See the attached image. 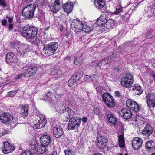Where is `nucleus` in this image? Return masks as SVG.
I'll list each match as a JSON object with an SVG mask.
<instances>
[{
  "instance_id": "1",
  "label": "nucleus",
  "mask_w": 155,
  "mask_h": 155,
  "mask_svg": "<svg viewBox=\"0 0 155 155\" xmlns=\"http://www.w3.org/2000/svg\"><path fill=\"white\" fill-rule=\"evenodd\" d=\"M109 16L108 14H104L102 15L98 18L97 23L99 26H103L105 28L104 30L111 29L115 26L116 24V21L112 19L107 20Z\"/></svg>"
},
{
  "instance_id": "2",
  "label": "nucleus",
  "mask_w": 155,
  "mask_h": 155,
  "mask_svg": "<svg viewBox=\"0 0 155 155\" xmlns=\"http://www.w3.org/2000/svg\"><path fill=\"white\" fill-rule=\"evenodd\" d=\"M37 34V29L36 27L31 26L28 25H25L23 28L21 35L27 39L33 38Z\"/></svg>"
},
{
  "instance_id": "3",
  "label": "nucleus",
  "mask_w": 155,
  "mask_h": 155,
  "mask_svg": "<svg viewBox=\"0 0 155 155\" xmlns=\"http://www.w3.org/2000/svg\"><path fill=\"white\" fill-rule=\"evenodd\" d=\"M58 46V44L57 42H51L48 44L44 45L43 50L46 54L48 56H50L55 53Z\"/></svg>"
},
{
  "instance_id": "4",
  "label": "nucleus",
  "mask_w": 155,
  "mask_h": 155,
  "mask_svg": "<svg viewBox=\"0 0 155 155\" xmlns=\"http://www.w3.org/2000/svg\"><path fill=\"white\" fill-rule=\"evenodd\" d=\"M36 8V5L34 3L25 6L22 11L23 16L27 18H31L34 15Z\"/></svg>"
},
{
  "instance_id": "5",
  "label": "nucleus",
  "mask_w": 155,
  "mask_h": 155,
  "mask_svg": "<svg viewBox=\"0 0 155 155\" xmlns=\"http://www.w3.org/2000/svg\"><path fill=\"white\" fill-rule=\"evenodd\" d=\"M133 75L131 73L126 74L121 79L122 85L126 88L131 87L134 82Z\"/></svg>"
},
{
  "instance_id": "6",
  "label": "nucleus",
  "mask_w": 155,
  "mask_h": 155,
  "mask_svg": "<svg viewBox=\"0 0 155 155\" xmlns=\"http://www.w3.org/2000/svg\"><path fill=\"white\" fill-rule=\"evenodd\" d=\"M81 123V119L78 116L74 117L73 119H71L68 125V128L69 130H74L78 128Z\"/></svg>"
},
{
  "instance_id": "7",
  "label": "nucleus",
  "mask_w": 155,
  "mask_h": 155,
  "mask_svg": "<svg viewBox=\"0 0 155 155\" xmlns=\"http://www.w3.org/2000/svg\"><path fill=\"white\" fill-rule=\"evenodd\" d=\"M103 101L106 105L109 107H113L115 106L113 97L109 93H105L102 96Z\"/></svg>"
},
{
  "instance_id": "8",
  "label": "nucleus",
  "mask_w": 155,
  "mask_h": 155,
  "mask_svg": "<svg viewBox=\"0 0 155 155\" xmlns=\"http://www.w3.org/2000/svg\"><path fill=\"white\" fill-rule=\"evenodd\" d=\"M35 115H37V119L38 120V122L35 123L34 127L36 129H40L44 127L46 123V121L45 116L42 114H35Z\"/></svg>"
},
{
  "instance_id": "9",
  "label": "nucleus",
  "mask_w": 155,
  "mask_h": 155,
  "mask_svg": "<svg viewBox=\"0 0 155 155\" xmlns=\"http://www.w3.org/2000/svg\"><path fill=\"white\" fill-rule=\"evenodd\" d=\"M23 68L25 70V75L26 77H29L34 75L38 70L37 68L34 65H27Z\"/></svg>"
},
{
  "instance_id": "10",
  "label": "nucleus",
  "mask_w": 155,
  "mask_h": 155,
  "mask_svg": "<svg viewBox=\"0 0 155 155\" xmlns=\"http://www.w3.org/2000/svg\"><path fill=\"white\" fill-rule=\"evenodd\" d=\"M72 29L76 32H78L83 28V24L81 21L78 19L73 20L71 23Z\"/></svg>"
},
{
  "instance_id": "11",
  "label": "nucleus",
  "mask_w": 155,
  "mask_h": 155,
  "mask_svg": "<svg viewBox=\"0 0 155 155\" xmlns=\"http://www.w3.org/2000/svg\"><path fill=\"white\" fill-rule=\"evenodd\" d=\"M126 104L130 109L136 112L138 111L140 109L138 104L133 100L128 99L127 101Z\"/></svg>"
},
{
  "instance_id": "12",
  "label": "nucleus",
  "mask_w": 155,
  "mask_h": 155,
  "mask_svg": "<svg viewBox=\"0 0 155 155\" xmlns=\"http://www.w3.org/2000/svg\"><path fill=\"white\" fill-rule=\"evenodd\" d=\"M15 149V148L14 146L7 141L3 143V146L1 148L2 152L5 154L12 153Z\"/></svg>"
},
{
  "instance_id": "13",
  "label": "nucleus",
  "mask_w": 155,
  "mask_h": 155,
  "mask_svg": "<svg viewBox=\"0 0 155 155\" xmlns=\"http://www.w3.org/2000/svg\"><path fill=\"white\" fill-rule=\"evenodd\" d=\"M12 116L8 113H5L0 115V121L3 123L7 122H10L11 124H14V121Z\"/></svg>"
},
{
  "instance_id": "14",
  "label": "nucleus",
  "mask_w": 155,
  "mask_h": 155,
  "mask_svg": "<svg viewBox=\"0 0 155 155\" xmlns=\"http://www.w3.org/2000/svg\"><path fill=\"white\" fill-rule=\"evenodd\" d=\"M94 4L96 7L99 9L102 12L104 13L107 11L105 2L103 0H95Z\"/></svg>"
},
{
  "instance_id": "15",
  "label": "nucleus",
  "mask_w": 155,
  "mask_h": 155,
  "mask_svg": "<svg viewBox=\"0 0 155 155\" xmlns=\"http://www.w3.org/2000/svg\"><path fill=\"white\" fill-rule=\"evenodd\" d=\"M6 61L8 64L11 62L17 63L18 60L15 55L13 53L9 52L6 55Z\"/></svg>"
},
{
  "instance_id": "16",
  "label": "nucleus",
  "mask_w": 155,
  "mask_h": 155,
  "mask_svg": "<svg viewBox=\"0 0 155 155\" xmlns=\"http://www.w3.org/2000/svg\"><path fill=\"white\" fill-rule=\"evenodd\" d=\"M57 111L60 113H64L65 114L68 115V116H67V120L69 119H72L73 117V118L75 114V112L69 107H67L61 110Z\"/></svg>"
},
{
  "instance_id": "17",
  "label": "nucleus",
  "mask_w": 155,
  "mask_h": 155,
  "mask_svg": "<svg viewBox=\"0 0 155 155\" xmlns=\"http://www.w3.org/2000/svg\"><path fill=\"white\" fill-rule=\"evenodd\" d=\"M147 104L149 107H155V94H148L146 97Z\"/></svg>"
},
{
  "instance_id": "18",
  "label": "nucleus",
  "mask_w": 155,
  "mask_h": 155,
  "mask_svg": "<svg viewBox=\"0 0 155 155\" xmlns=\"http://www.w3.org/2000/svg\"><path fill=\"white\" fill-rule=\"evenodd\" d=\"M107 141V139L104 136L98 137L97 146L99 148H103L105 146Z\"/></svg>"
},
{
  "instance_id": "19",
  "label": "nucleus",
  "mask_w": 155,
  "mask_h": 155,
  "mask_svg": "<svg viewBox=\"0 0 155 155\" xmlns=\"http://www.w3.org/2000/svg\"><path fill=\"white\" fill-rule=\"evenodd\" d=\"M132 146L133 148L135 150H137L140 148L142 145V140L138 137L135 138L132 140Z\"/></svg>"
},
{
  "instance_id": "20",
  "label": "nucleus",
  "mask_w": 155,
  "mask_h": 155,
  "mask_svg": "<svg viewBox=\"0 0 155 155\" xmlns=\"http://www.w3.org/2000/svg\"><path fill=\"white\" fill-rule=\"evenodd\" d=\"M64 134L62 128L61 126L54 127L53 129V134L57 138H58Z\"/></svg>"
},
{
  "instance_id": "21",
  "label": "nucleus",
  "mask_w": 155,
  "mask_h": 155,
  "mask_svg": "<svg viewBox=\"0 0 155 155\" xmlns=\"http://www.w3.org/2000/svg\"><path fill=\"white\" fill-rule=\"evenodd\" d=\"M41 144L45 147H47L51 143V138L47 135L42 136L40 138Z\"/></svg>"
},
{
  "instance_id": "22",
  "label": "nucleus",
  "mask_w": 155,
  "mask_h": 155,
  "mask_svg": "<svg viewBox=\"0 0 155 155\" xmlns=\"http://www.w3.org/2000/svg\"><path fill=\"white\" fill-rule=\"evenodd\" d=\"M119 113L123 118L126 119H129L132 116L131 111L125 108L122 109Z\"/></svg>"
},
{
  "instance_id": "23",
  "label": "nucleus",
  "mask_w": 155,
  "mask_h": 155,
  "mask_svg": "<svg viewBox=\"0 0 155 155\" xmlns=\"http://www.w3.org/2000/svg\"><path fill=\"white\" fill-rule=\"evenodd\" d=\"M153 132V128L149 124H147L143 130L142 134L143 135L148 137Z\"/></svg>"
},
{
  "instance_id": "24",
  "label": "nucleus",
  "mask_w": 155,
  "mask_h": 155,
  "mask_svg": "<svg viewBox=\"0 0 155 155\" xmlns=\"http://www.w3.org/2000/svg\"><path fill=\"white\" fill-rule=\"evenodd\" d=\"M115 56L114 54L110 55V56L107 57L106 58L101 60L99 62L98 65L99 66H103L105 65V64L108 63L111 61L113 59L115 58Z\"/></svg>"
},
{
  "instance_id": "25",
  "label": "nucleus",
  "mask_w": 155,
  "mask_h": 155,
  "mask_svg": "<svg viewBox=\"0 0 155 155\" xmlns=\"http://www.w3.org/2000/svg\"><path fill=\"white\" fill-rule=\"evenodd\" d=\"M48 151L46 147L41 144V145H38L37 147V150L36 155H38L39 154H42L44 153H46Z\"/></svg>"
},
{
  "instance_id": "26",
  "label": "nucleus",
  "mask_w": 155,
  "mask_h": 155,
  "mask_svg": "<svg viewBox=\"0 0 155 155\" xmlns=\"http://www.w3.org/2000/svg\"><path fill=\"white\" fill-rule=\"evenodd\" d=\"M64 11L67 13H70L73 8V3L71 2H67L63 6Z\"/></svg>"
},
{
  "instance_id": "27",
  "label": "nucleus",
  "mask_w": 155,
  "mask_h": 155,
  "mask_svg": "<svg viewBox=\"0 0 155 155\" xmlns=\"http://www.w3.org/2000/svg\"><path fill=\"white\" fill-rule=\"evenodd\" d=\"M44 99L46 100H48L49 101H52L53 100H56V96H54L53 93L49 92L46 94L44 96Z\"/></svg>"
},
{
  "instance_id": "28",
  "label": "nucleus",
  "mask_w": 155,
  "mask_h": 155,
  "mask_svg": "<svg viewBox=\"0 0 155 155\" xmlns=\"http://www.w3.org/2000/svg\"><path fill=\"white\" fill-rule=\"evenodd\" d=\"M106 114H107V119L109 122L111 124L114 125L117 122V120L115 116L110 113L109 112H107Z\"/></svg>"
},
{
  "instance_id": "29",
  "label": "nucleus",
  "mask_w": 155,
  "mask_h": 155,
  "mask_svg": "<svg viewBox=\"0 0 155 155\" xmlns=\"http://www.w3.org/2000/svg\"><path fill=\"white\" fill-rule=\"evenodd\" d=\"M59 0H55L54 3L52 5V11L54 13L57 12L59 8Z\"/></svg>"
},
{
  "instance_id": "30",
  "label": "nucleus",
  "mask_w": 155,
  "mask_h": 155,
  "mask_svg": "<svg viewBox=\"0 0 155 155\" xmlns=\"http://www.w3.org/2000/svg\"><path fill=\"white\" fill-rule=\"evenodd\" d=\"M132 89L134 91L135 94L136 95H139L143 92L142 87L137 84L134 85Z\"/></svg>"
},
{
  "instance_id": "31",
  "label": "nucleus",
  "mask_w": 155,
  "mask_h": 155,
  "mask_svg": "<svg viewBox=\"0 0 155 155\" xmlns=\"http://www.w3.org/2000/svg\"><path fill=\"white\" fill-rule=\"evenodd\" d=\"M98 78V76L97 75H94L93 76L86 75L84 78V81L90 82L91 81H94V79L96 80V79Z\"/></svg>"
},
{
  "instance_id": "32",
  "label": "nucleus",
  "mask_w": 155,
  "mask_h": 155,
  "mask_svg": "<svg viewBox=\"0 0 155 155\" xmlns=\"http://www.w3.org/2000/svg\"><path fill=\"white\" fill-rule=\"evenodd\" d=\"M28 105H25L21 107V112L24 117H26L28 115Z\"/></svg>"
},
{
  "instance_id": "33",
  "label": "nucleus",
  "mask_w": 155,
  "mask_h": 155,
  "mask_svg": "<svg viewBox=\"0 0 155 155\" xmlns=\"http://www.w3.org/2000/svg\"><path fill=\"white\" fill-rule=\"evenodd\" d=\"M147 13L149 17L155 16V5L152 7H148Z\"/></svg>"
},
{
  "instance_id": "34",
  "label": "nucleus",
  "mask_w": 155,
  "mask_h": 155,
  "mask_svg": "<svg viewBox=\"0 0 155 155\" xmlns=\"http://www.w3.org/2000/svg\"><path fill=\"white\" fill-rule=\"evenodd\" d=\"M118 140L119 146L121 148H123L125 147V143L124 136L123 135H120L118 136Z\"/></svg>"
},
{
  "instance_id": "35",
  "label": "nucleus",
  "mask_w": 155,
  "mask_h": 155,
  "mask_svg": "<svg viewBox=\"0 0 155 155\" xmlns=\"http://www.w3.org/2000/svg\"><path fill=\"white\" fill-rule=\"evenodd\" d=\"M93 29L92 26H89L86 24L83 25V28L82 30L85 32L89 33Z\"/></svg>"
},
{
  "instance_id": "36",
  "label": "nucleus",
  "mask_w": 155,
  "mask_h": 155,
  "mask_svg": "<svg viewBox=\"0 0 155 155\" xmlns=\"http://www.w3.org/2000/svg\"><path fill=\"white\" fill-rule=\"evenodd\" d=\"M24 48L23 44L21 45H19L17 49V52L21 55H24L25 53V51Z\"/></svg>"
},
{
  "instance_id": "37",
  "label": "nucleus",
  "mask_w": 155,
  "mask_h": 155,
  "mask_svg": "<svg viewBox=\"0 0 155 155\" xmlns=\"http://www.w3.org/2000/svg\"><path fill=\"white\" fill-rule=\"evenodd\" d=\"M154 143L152 141H147L146 143L145 147L148 149H150L153 148Z\"/></svg>"
},
{
  "instance_id": "38",
  "label": "nucleus",
  "mask_w": 155,
  "mask_h": 155,
  "mask_svg": "<svg viewBox=\"0 0 155 155\" xmlns=\"http://www.w3.org/2000/svg\"><path fill=\"white\" fill-rule=\"evenodd\" d=\"M77 82L73 76H72L69 80L68 82V85L69 87L72 86L74 84H76Z\"/></svg>"
},
{
  "instance_id": "39",
  "label": "nucleus",
  "mask_w": 155,
  "mask_h": 155,
  "mask_svg": "<svg viewBox=\"0 0 155 155\" xmlns=\"http://www.w3.org/2000/svg\"><path fill=\"white\" fill-rule=\"evenodd\" d=\"M24 48L25 51V53L27 52H29L32 50V46L27 45L23 44Z\"/></svg>"
},
{
  "instance_id": "40",
  "label": "nucleus",
  "mask_w": 155,
  "mask_h": 155,
  "mask_svg": "<svg viewBox=\"0 0 155 155\" xmlns=\"http://www.w3.org/2000/svg\"><path fill=\"white\" fill-rule=\"evenodd\" d=\"M75 78L76 82L78 83L80 81V80L83 77L82 74L77 73L73 76Z\"/></svg>"
},
{
  "instance_id": "41",
  "label": "nucleus",
  "mask_w": 155,
  "mask_h": 155,
  "mask_svg": "<svg viewBox=\"0 0 155 155\" xmlns=\"http://www.w3.org/2000/svg\"><path fill=\"white\" fill-rule=\"evenodd\" d=\"M99 77H98V78H97L96 79V80H95L94 79L95 81H93V84L95 86V87L96 88V89H98V90H99V88H98L99 86L100 85H102V84L101 83H100L99 82H98V81H97V80L99 79Z\"/></svg>"
},
{
  "instance_id": "42",
  "label": "nucleus",
  "mask_w": 155,
  "mask_h": 155,
  "mask_svg": "<svg viewBox=\"0 0 155 155\" xmlns=\"http://www.w3.org/2000/svg\"><path fill=\"white\" fill-rule=\"evenodd\" d=\"M153 31L151 29H150L148 30L146 32V37L147 38L151 39L153 37L152 31Z\"/></svg>"
},
{
  "instance_id": "43",
  "label": "nucleus",
  "mask_w": 155,
  "mask_h": 155,
  "mask_svg": "<svg viewBox=\"0 0 155 155\" xmlns=\"http://www.w3.org/2000/svg\"><path fill=\"white\" fill-rule=\"evenodd\" d=\"M38 145L36 144H31L30 145V148L31 149V150H32V152H34L35 153H34V155H36V152L37 147Z\"/></svg>"
},
{
  "instance_id": "44",
  "label": "nucleus",
  "mask_w": 155,
  "mask_h": 155,
  "mask_svg": "<svg viewBox=\"0 0 155 155\" xmlns=\"http://www.w3.org/2000/svg\"><path fill=\"white\" fill-rule=\"evenodd\" d=\"M101 111V109L98 107H96L94 108L93 110V113L95 114H97L98 115L100 114Z\"/></svg>"
},
{
  "instance_id": "45",
  "label": "nucleus",
  "mask_w": 155,
  "mask_h": 155,
  "mask_svg": "<svg viewBox=\"0 0 155 155\" xmlns=\"http://www.w3.org/2000/svg\"><path fill=\"white\" fill-rule=\"evenodd\" d=\"M21 155H34V153L28 150H25L22 153Z\"/></svg>"
},
{
  "instance_id": "46",
  "label": "nucleus",
  "mask_w": 155,
  "mask_h": 155,
  "mask_svg": "<svg viewBox=\"0 0 155 155\" xmlns=\"http://www.w3.org/2000/svg\"><path fill=\"white\" fill-rule=\"evenodd\" d=\"M25 72L23 74H19L16 77H15V79L17 80H19L22 77H25Z\"/></svg>"
},
{
  "instance_id": "47",
  "label": "nucleus",
  "mask_w": 155,
  "mask_h": 155,
  "mask_svg": "<svg viewBox=\"0 0 155 155\" xmlns=\"http://www.w3.org/2000/svg\"><path fill=\"white\" fill-rule=\"evenodd\" d=\"M33 42L34 44L38 46L40 44V41L39 38H36L33 40Z\"/></svg>"
},
{
  "instance_id": "48",
  "label": "nucleus",
  "mask_w": 155,
  "mask_h": 155,
  "mask_svg": "<svg viewBox=\"0 0 155 155\" xmlns=\"http://www.w3.org/2000/svg\"><path fill=\"white\" fill-rule=\"evenodd\" d=\"M16 94V92L15 91H12L8 93L7 96L9 97H12Z\"/></svg>"
},
{
  "instance_id": "49",
  "label": "nucleus",
  "mask_w": 155,
  "mask_h": 155,
  "mask_svg": "<svg viewBox=\"0 0 155 155\" xmlns=\"http://www.w3.org/2000/svg\"><path fill=\"white\" fill-rule=\"evenodd\" d=\"M0 5L2 6L4 8L6 6L5 0H0Z\"/></svg>"
},
{
  "instance_id": "50",
  "label": "nucleus",
  "mask_w": 155,
  "mask_h": 155,
  "mask_svg": "<svg viewBox=\"0 0 155 155\" xmlns=\"http://www.w3.org/2000/svg\"><path fill=\"white\" fill-rule=\"evenodd\" d=\"M65 155H72L71 151L69 150H64Z\"/></svg>"
},
{
  "instance_id": "51",
  "label": "nucleus",
  "mask_w": 155,
  "mask_h": 155,
  "mask_svg": "<svg viewBox=\"0 0 155 155\" xmlns=\"http://www.w3.org/2000/svg\"><path fill=\"white\" fill-rule=\"evenodd\" d=\"M122 8H116V10L114 12V13L115 14H118L119 13L122 12Z\"/></svg>"
},
{
  "instance_id": "52",
  "label": "nucleus",
  "mask_w": 155,
  "mask_h": 155,
  "mask_svg": "<svg viewBox=\"0 0 155 155\" xmlns=\"http://www.w3.org/2000/svg\"><path fill=\"white\" fill-rule=\"evenodd\" d=\"M7 22V20L6 19H4L2 20V24L3 26H5L6 25Z\"/></svg>"
},
{
  "instance_id": "53",
  "label": "nucleus",
  "mask_w": 155,
  "mask_h": 155,
  "mask_svg": "<svg viewBox=\"0 0 155 155\" xmlns=\"http://www.w3.org/2000/svg\"><path fill=\"white\" fill-rule=\"evenodd\" d=\"M74 62L75 64L77 65H78V64L80 63V61L79 60H78L77 58H76L74 59Z\"/></svg>"
},
{
  "instance_id": "54",
  "label": "nucleus",
  "mask_w": 155,
  "mask_h": 155,
  "mask_svg": "<svg viewBox=\"0 0 155 155\" xmlns=\"http://www.w3.org/2000/svg\"><path fill=\"white\" fill-rule=\"evenodd\" d=\"M59 71L58 70H53L51 72V74L52 75H55V73H57Z\"/></svg>"
},
{
  "instance_id": "55",
  "label": "nucleus",
  "mask_w": 155,
  "mask_h": 155,
  "mask_svg": "<svg viewBox=\"0 0 155 155\" xmlns=\"http://www.w3.org/2000/svg\"><path fill=\"white\" fill-rule=\"evenodd\" d=\"M102 85H100V86H99V90L98 89H96L97 91L99 92V93H101L102 91L103 88L102 87Z\"/></svg>"
},
{
  "instance_id": "56",
  "label": "nucleus",
  "mask_w": 155,
  "mask_h": 155,
  "mask_svg": "<svg viewBox=\"0 0 155 155\" xmlns=\"http://www.w3.org/2000/svg\"><path fill=\"white\" fill-rule=\"evenodd\" d=\"M81 120H82V121L84 123H85L87 121V118L86 117H82L81 118Z\"/></svg>"
},
{
  "instance_id": "57",
  "label": "nucleus",
  "mask_w": 155,
  "mask_h": 155,
  "mask_svg": "<svg viewBox=\"0 0 155 155\" xmlns=\"http://www.w3.org/2000/svg\"><path fill=\"white\" fill-rule=\"evenodd\" d=\"M32 0H23V1L24 2L23 4L24 5H25L26 4H25V2L29 3V2H31Z\"/></svg>"
},
{
  "instance_id": "58",
  "label": "nucleus",
  "mask_w": 155,
  "mask_h": 155,
  "mask_svg": "<svg viewBox=\"0 0 155 155\" xmlns=\"http://www.w3.org/2000/svg\"><path fill=\"white\" fill-rule=\"evenodd\" d=\"M115 95L117 97H119L120 96V93L118 91H115Z\"/></svg>"
},
{
  "instance_id": "59",
  "label": "nucleus",
  "mask_w": 155,
  "mask_h": 155,
  "mask_svg": "<svg viewBox=\"0 0 155 155\" xmlns=\"http://www.w3.org/2000/svg\"><path fill=\"white\" fill-rule=\"evenodd\" d=\"M8 130H4L2 132V134L3 135H5L8 133Z\"/></svg>"
},
{
  "instance_id": "60",
  "label": "nucleus",
  "mask_w": 155,
  "mask_h": 155,
  "mask_svg": "<svg viewBox=\"0 0 155 155\" xmlns=\"http://www.w3.org/2000/svg\"><path fill=\"white\" fill-rule=\"evenodd\" d=\"M49 155H57V152L56 151L51 153Z\"/></svg>"
},
{
  "instance_id": "61",
  "label": "nucleus",
  "mask_w": 155,
  "mask_h": 155,
  "mask_svg": "<svg viewBox=\"0 0 155 155\" xmlns=\"http://www.w3.org/2000/svg\"><path fill=\"white\" fill-rule=\"evenodd\" d=\"M13 28V25L12 24H10L9 25V29L10 30Z\"/></svg>"
},
{
  "instance_id": "62",
  "label": "nucleus",
  "mask_w": 155,
  "mask_h": 155,
  "mask_svg": "<svg viewBox=\"0 0 155 155\" xmlns=\"http://www.w3.org/2000/svg\"><path fill=\"white\" fill-rule=\"evenodd\" d=\"M12 19L11 18H9L8 19V21L9 22V24H12Z\"/></svg>"
},
{
  "instance_id": "63",
  "label": "nucleus",
  "mask_w": 155,
  "mask_h": 155,
  "mask_svg": "<svg viewBox=\"0 0 155 155\" xmlns=\"http://www.w3.org/2000/svg\"><path fill=\"white\" fill-rule=\"evenodd\" d=\"M62 94H56V97L57 96L58 97H59V98H60L61 97V96H62Z\"/></svg>"
},
{
  "instance_id": "64",
  "label": "nucleus",
  "mask_w": 155,
  "mask_h": 155,
  "mask_svg": "<svg viewBox=\"0 0 155 155\" xmlns=\"http://www.w3.org/2000/svg\"><path fill=\"white\" fill-rule=\"evenodd\" d=\"M68 35V33H65L64 34V36L66 37V38H67Z\"/></svg>"
}]
</instances>
